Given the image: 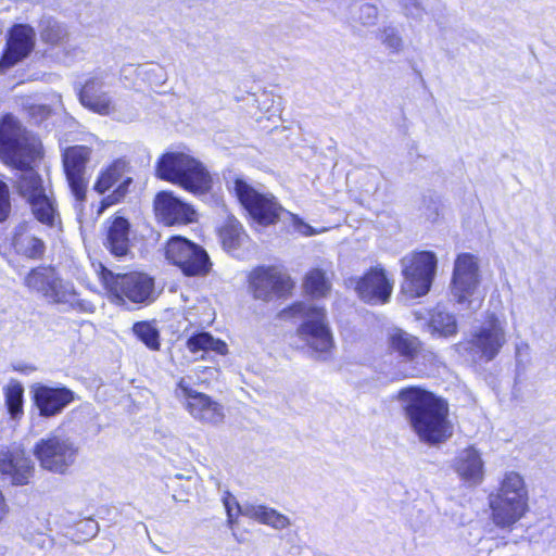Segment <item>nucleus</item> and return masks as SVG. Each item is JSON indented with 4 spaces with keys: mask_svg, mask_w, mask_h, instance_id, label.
I'll return each mask as SVG.
<instances>
[{
    "mask_svg": "<svg viewBox=\"0 0 556 556\" xmlns=\"http://www.w3.org/2000/svg\"><path fill=\"white\" fill-rule=\"evenodd\" d=\"M38 155L37 139L15 117L4 115L0 122V157L20 170L15 187L27 202L46 193L41 177L29 166Z\"/></svg>",
    "mask_w": 556,
    "mask_h": 556,
    "instance_id": "nucleus-1",
    "label": "nucleus"
},
{
    "mask_svg": "<svg viewBox=\"0 0 556 556\" xmlns=\"http://www.w3.org/2000/svg\"><path fill=\"white\" fill-rule=\"evenodd\" d=\"M395 400L412 431L421 442L437 444L452 435L447 402L418 386L402 388Z\"/></svg>",
    "mask_w": 556,
    "mask_h": 556,
    "instance_id": "nucleus-2",
    "label": "nucleus"
},
{
    "mask_svg": "<svg viewBox=\"0 0 556 556\" xmlns=\"http://www.w3.org/2000/svg\"><path fill=\"white\" fill-rule=\"evenodd\" d=\"M282 314L300 316L303 319L296 333L311 350L313 357L319 361H328L332 357L336 345L326 311L323 307L300 302L285 309Z\"/></svg>",
    "mask_w": 556,
    "mask_h": 556,
    "instance_id": "nucleus-3",
    "label": "nucleus"
},
{
    "mask_svg": "<svg viewBox=\"0 0 556 556\" xmlns=\"http://www.w3.org/2000/svg\"><path fill=\"white\" fill-rule=\"evenodd\" d=\"M156 174L163 179L179 185L193 194H203L212 187V178L204 165L181 152H167L156 165Z\"/></svg>",
    "mask_w": 556,
    "mask_h": 556,
    "instance_id": "nucleus-4",
    "label": "nucleus"
},
{
    "mask_svg": "<svg viewBox=\"0 0 556 556\" xmlns=\"http://www.w3.org/2000/svg\"><path fill=\"white\" fill-rule=\"evenodd\" d=\"M100 279L117 303L128 300L136 304H148L155 299L154 281L144 274H114L101 266Z\"/></svg>",
    "mask_w": 556,
    "mask_h": 556,
    "instance_id": "nucleus-5",
    "label": "nucleus"
},
{
    "mask_svg": "<svg viewBox=\"0 0 556 556\" xmlns=\"http://www.w3.org/2000/svg\"><path fill=\"white\" fill-rule=\"evenodd\" d=\"M78 446L72 438L61 432H52L40 439L34 446V455L40 466L54 473H65L75 463Z\"/></svg>",
    "mask_w": 556,
    "mask_h": 556,
    "instance_id": "nucleus-6",
    "label": "nucleus"
},
{
    "mask_svg": "<svg viewBox=\"0 0 556 556\" xmlns=\"http://www.w3.org/2000/svg\"><path fill=\"white\" fill-rule=\"evenodd\" d=\"M437 262L435 254L430 251L413 252L402 257V291L413 299L427 294L435 275Z\"/></svg>",
    "mask_w": 556,
    "mask_h": 556,
    "instance_id": "nucleus-7",
    "label": "nucleus"
},
{
    "mask_svg": "<svg viewBox=\"0 0 556 556\" xmlns=\"http://www.w3.org/2000/svg\"><path fill=\"white\" fill-rule=\"evenodd\" d=\"M232 189L241 205L260 225L269 226L279 220L283 208L274 195L258 192L242 178L235 179Z\"/></svg>",
    "mask_w": 556,
    "mask_h": 556,
    "instance_id": "nucleus-8",
    "label": "nucleus"
},
{
    "mask_svg": "<svg viewBox=\"0 0 556 556\" xmlns=\"http://www.w3.org/2000/svg\"><path fill=\"white\" fill-rule=\"evenodd\" d=\"M165 257L179 267L186 276H204L212 265L202 247L180 236L172 237L167 241Z\"/></svg>",
    "mask_w": 556,
    "mask_h": 556,
    "instance_id": "nucleus-9",
    "label": "nucleus"
},
{
    "mask_svg": "<svg viewBox=\"0 0 556 556\" xmlns=\"http://www.w3.org/2000/svg\"><path fill=\"white\" fill-rule=\"evenodd\" d=\"M90 155L91 149L86 146L70 147L63 153L66 180L79 208L86 200L88 186L86 165L90 160Z\"/></svg>",
    "mask_w": 556,
    "mask_h": 556,
    "instance_id": "nucleus-10",
    "label": "nucleus"
},
{
    "mask_svg": "<svg viewBox=\"0 0 556 556\" xmlns=\"http://www.w3.org/2000/svg\"><path fill=\"white\" fill-rule=\"evenodd\" d=\"M176 394L185 401L187 410L197 420L211 425L223 422L225 417L223 406L208 395L190 388L184 378L177 384Z\"/></svg>",
    "mask_w": 556,
    "mask_h": 556,
    "instance_id": "nucleus-11",
    "label": "nucleus"
},
{
    "mask_svg": "<svg viewBox=\"0 0 556 556\" xmlns=\"http://www.w3.org/2000/svg\"><path fill=\"white\" fill-rule=\"evenodd\" d=\"M480 283L479 265L477 258L470 253H463L457 256L454 264L452 277V294L458 304L467 303Z\"/></svg>",
    "mask_w": 556,
    "mask_h": 556,
    "instance_id": "nucleus-12",
    "label": "nucleus"
},
{
    "mask_svg": "<svg viewBox=\"0 0 556 556\" xmlns=\"http://www.w3.org/2000/svg\"><path fill=\"white\" fill-rule=\"evenodd\" d=\"M292 287L290 277L276 267H258L250 275V288L257 300L285 296Z\"/></svg>",
    "mask_w": 556,
    "mask_h": 556,
    "instance_id": "nucleus-13",
    "label": "nucleus"
},
{
    "mask_svg": "<svg viewBox=\"0 0 556 556\" xmlns=\"http://www.w3.org/2000/svg\"><path fill=\"white\" fill-rule=\"evenodd\" d=\"M35 29L27 24H15L9 31L0 70L7 71L27 58L35 48Z\"/></svg>",
    "mask_w": 556,
    "mask_h": 556,
    "instance_id": "nucleus-14",
    "label": "nucleus"
},
{
    "mask_svg": "<svg viewBox=\"0 0 556 556\" xmlns=\"http://www.w3.org/2000/svg\"><path fill=\"white\" fill-rule=\"evenodd\" d=\"M156 217L166 226L186 225L195 217L194 208L175 197L170 191H161L154 200Z\"/></svg>",
    "mask_w": 556,
    "mask_h": 556,
    "instance_id": "nucleus-15",
    "label": "nucleus"
},
{
    "mask_svg": "<svg viewBox=\"0 0 556 556\" xmlns=\"http://www.w3.org/2000/svg\"><path fill=\"white\" fill-rule=\"evenodd\" d=\"M355 290L364 302L383 304L390 299L392 283L382 268H371L358 279Z\"/></svg>",
    "mask_w": 556,
    "mask_h": 556,
    "instance_id": "nucleus-16",
    "label": "nucleus"
},
{
    "mask_svg": "<svg viewBox=\"0 0 556 556\" xmlns=\"http://www.w3.org/2000/svg\"><path fill=\"white\" fill-rule=\"evenodd\" d=\"M74 399V392L65 387L38 386L34 389V402L42 417H53L61 414Z\"/></svg>",
    "mask_w": 556,
    "mask_h": 556,
    "instance_id": "nucleus-17",
    "label": "nucleus"
},
{
    "mask_svg": "<svg viewBox=\"0 0 556 556\" xmlns=\"http://www.w3.org/2000/svg\"><path fill=\"white\" fill-rule=\"evenodd\" d=\"M104 87L103 74L90 77L79 90V100L89 110L101 115H110L115 111V105L109 93L104 91Z\"/></svg>",
    "mask_w": 556,
    "mask_h": 556,
    "instance_id": "nucleus-18",
    "label": "nucleus"
},
{
    "mask_svg": "<svg viewBox=\"0 0 556 556\" xmlns=\"http://www.w3.org/2000/svg\"><path fill=\"white\" fill-rule=\"evenodd\" d=\"M506 342L505 331L495 317H491L472 336L470 344L476 348L486 361L493 359Z\"/></svg>",
    "mask_w": 556,
    "mask_h": 556,
    "instance_id": "nucleus-19",
    "label": "nucleus"
},
{
    "mask_svg": "<svg viewBox=\"0 0 556 556\" xmlns=\"http://www.w3.org/2000/svg\"><path fill=\"white\" fill-rule=\"evenodd\" d=\"M36 225L34 223L18 224L11 237V247L17 255L30 260H40L45 255L46 244L42 239L35 233Z\"/></svg>",
    "mask_w": 556,
    "mask_h": 556,
    "instance_id": "nucleus-20",
    "label": "nucleus"
},
{
    "mask_svg": "<svg viewBox=\"0 0 556 556\" xmlns=\"http://www.w3.org/2000/svg\"><path fill=\"white\" fill-rule=\"evenodd\" d=\"M34 471V465L24 451H0V473L10 478L15 485L27 484Z\"/></svg>",
    "mask_w": 556,
    "mask_h": 556,
    "instance_id": "nucleus-21",
    "label": "nucleus"
},
{
    "mask_svg": "<svg viewBox=\"0 0 556 556\" xmlns=\"http://www.w3.org/2000/svg\"><path fill=\"white\" fill-rule=\"evenodd\" d=\"M104 247L116 257L126 256L130 249V224L122 216H115L105 223Z\"/></svg>",
    "mask_w": 556,
    "mask_h": 556,
    "instance_id": "nucleus-22",
    "label": "nucleus"
},
{
    "mask_svg": "<svg viewBox=\"0 0 556 556\" xmlns=\"http://www.w3.org/2000/svg\"><path fill=\"white\" fill-rule=\"evenodd\" d=\"M39 35L43 42L52 46L64 45L66 54L78 55L80 50L78 47H72L67 43V27L52 16H43L39 22Z\"/></svg>",
    "mask_w": 556,
    "mask_h": 556,
    "instance_id": "nucleus-23",
    "label": "nucleus"
},
{
    "mask_svg": "<svg viewBox=\"0 0 556 556\" xmlns=\"http://www.w3.org/2000/svg\"><path fill=\"white\" fill-rule=\"evenodd\" d=\"M507 497L513 500L514 493H508ZM490 507L492 509V520L500 528H510L517 521H519L528 510V498H525V505L520 510L515 509V502H508L506 505L500 503V494H491Z\"/></svg>",
    "mask_w": 556,
    "mask_h": 556,
    "instance_id": "nucleus-24",
    "label": "nucleus"
},
{
    "mask_svg": "<svg viewBox=\"0 0 556 556\" xmlns=\"http://www.w3.org/2000/svg\"><path fill=\"white\" fill-rule=\"evenodd\" d=\"M241 515L275 530H285L291 526L289 517L262 504L244 503Z\"/></svg>",
    "mask_w": 556,
    "mask_h": 556,
    "instance_id": "nucleus-25",
    "label": "nucleus"
},
{
    "mask_svg": "<svg viewBox=\"0 0 556 556\" xmlns=\"http://www.w3.org/2000/svg\"><path fill=\"white\" fill-rule=\"evenodd\" d=\"M456 472L466 481L478 484L483 478V462L480 453L473 447L459 452L455 459Z\"/></svg>",
    "mask_w": 556,
    "mask_h": 556,
    "instance_id": "nucleus-26",
    "label": "nucleus"
},
{
    "mask_svg": "<svg viewBox=\"0 0 556 556\" xmlns=\"http://www.w3.org/2000/svg\"><path fill=\"white\" fill-rule=\"evenodd\" d=\"M508 493H514L515 509L520 510L525 505V498H528V491L523 478L518 472L508 471L501 481L496 494H500V503L503 505L511 501L507 497Z\"/></svg>",
    "mask_w": 556,
    "mask_h": 556,
    "instance_id": "nucleus-27",
    "label": "nucleus"
},
{
    "mask_svg": "<svg viewBox=\"0 0 556 556\" xmlns=\"http://www.w3.org/2000/svg\"><path fill=\"white\" fill-rule=\"evenodd\" d=\"M389 342L391 349L406 361H414L422 350V344L417 337L401 329L390 334Z\"/></svg>",
    "mask_w": 556,
    "mask_h": 556,
    "instance_id": "nucleus-28",
    "label": "nucleus"
},
{
    "mask_svg": "<svg viewBox=\"0 0 556 556\" xmlns=\"http://www.w3.org/2000/svg\"><path fill=\"white\" fill-rule=\"evenodd\" d=\"M52 280L43 298L49 303L66 304L74 307L78 299L73 282L62 279L58 273H55Z\"/></svg>",
    "mask_w": 556,
    "mask_h": 556,
    "instance_id": "nucleus-29",
    "label": "nucleus"
},
{
    "mask_svg": "<svg viewBox=\"0 0 556 556\" xmlns=\"http://www.w3.org/2000/svg\"><path fill=\"white\" fill-rule=\"evenodd\" d=\"M130 165L126 159H117L113 161L104 170H102L93 186V189L103 194L117 181L123 179L124 175L129 173Z\"/></svg>",
    "mask_w": 556,
    "mask_h": 556,
    "instance_id": "nucleus-30",
    "label": "nucleus"
},
{
    "mask_svg": "<svg viewBox=\"0 0 556 556\" xmlns=\"http://www.w3.org/2000/svg\"><path fill=\"white\" fill-rule=\"evenodd\" d=\"M186 346L193 354L213 351L219 355H226L228 352L227 344L224 341L215 339L211 333L204 331L191 336L187 340Z\"/></svg>",
    "mask_w": 556,
    "mask_h": 556,
    "instance_id": "nucleus-31",
    "label": "nucleus"
},
{
    "mask_svg": "<svg viewBox=\"0 0 556 556\" xmlns=\"http://www.w3.org/2000/svg\"><path fill=\"white\" fill-rule=\"evenodd\" d=\"M55 273V269L50 266L35 267L24 277V286L28 290L45 296L49 286L53 281L52 279Z\"/></svg>",
    "mask_w": 556,
    "mask_h": 556,
    "instance_id": "nucleus-32",
    "label": "nucleus"
},
{
    "mask_svg": "<svg viewBox=\"0 0 556 556\" xmlns=\"http://www.w3.org/2000/svg\"><path fill=\"white\" fill-rule=\"evenodd\" d=\"M223 245L227 250L239 248L247 238L241 224L233 217H229L219 230Z\"/></svg>",
    "mask_w": 556,
    "mask_h": 556,
    "instance_id": "nucleus-33",
    "label": "nucleus"
},
{
    "mask_svg": "<svg viewBox=\"0 0 556 556\" xmlns=\"http://www.w3.org/2000/svg\"><path fill=\"white\" fill-rule=\"evenodd\" d=\"M351 20L365 27L375 26L379 18V9L369 2H355L351 7Z\"/></svg>",
    "mask_w": 556,
    "mask_h": 556,
    "instance_id": "nucleus-34",
    "label": "nucleus"
},
{
    "mask_svg": "<svg viewBox=\"0 0 556 556\" xmlns=\"http://www.w3.org/2000/svg\"><path fill=\"white\" fill-rule=\"evenodd\" d=\"M429 327L433 332H438L444 337L453 336L457 331V324L454 315L445 312L439 306L431 314Z\"/></svg>",
    "mask_w": 556,
    "mask_h": 556,
    "instance_id": "nucleus-35",
    "label": "nucleus"
},
{
    "mask_svg": "<svg viewBox=\"0 0 556 556\" xmlns=\"http://www.w3.org/2000/svg\"><path fill=\"white\" fill-rule=\"evenodd\" d=\"M34 216L42 224L53 226L56 217V211L53 201L47 193L28 202Z\"/></svg>",
    "mask_w": 556,
    "mask_h": 556,
    "instance_id": "nucleus-36",
    "label": "nucleus"
},
{
    "mask_svg": "<svg viewBox=\"0 0 556 556\" xmlns=\"http://www.w3.org/2000/svg\"><path fill=\"white\" fill-rule=\"evenodd\" d=\"M304 288L312 296L323 298L329 292L330 282L326 278L324 270L315 268L306 274Z\"/></svg>",
    "mask_w": 556,
    "mask_h": 556,
    "instance_id": "nucleus-37",
    "label": "nucleus"
},
{
    "mask_svg": "<svg viewBox=\"0 0 556 556\" xmlns=\"http://www.w3.org/2000/svg\"><path fill=\"white\" fill-rule=\"evenodd\" d=\"M24 388L21 383H10L5 389V405L13 419H18L23 415Z\"/></svg>",
    "mask_w": 556,
    "mask_h": 556,
    "instance_id": "nucleus-38",
    "label": "nucleus"
},
{
    "mask_svg": "<svg viewBox=\"0 0 556 556\" xmlns=\"http://www.w3.org/2000/svg\"><path fill=\"white\" fill-rule=\"evenodd\" d=\"M377 38L391 53H400L404 48V39L399 28L393 25L380 27Z\"/></svg>",
    "mask_w": 556,
    "mask_h": 556,
    "instance_id": "nucleus-39",
    "label": "nucleus"
},
{
    "mask_svg": "<svg viewBox=\"0 0 556 556\" xmlns=\"http://www.w3.org/2000/svg\"><path fill=\"white\" fill-rule=\"evenodd\" d=\"M382 181V175L376 167L361 170L357 174V186L366 195H374L379 190Z\"/></svg>",
    "mask_w": 556,
    "mask_h": 556,
    "instance_id": "nucleus-40",
    "label": "nucleus"
},
{
    "mask_svg": "<svg viewBox=\"0 0 556 556\" xmlns=\"http://www.w3.org/2000/svg\"><path fill=\"white\" fill-rule=\"evenodd\" d=\"M132 331L149 349L154 351L160 349V333L151 323L138 321L132 326Z\"/></svg>",
    "mask_w": 556,
    "mask_h": 556,
    "instance_id": "nucleus-41",
    "label": "nucleus"
},
{
    "mask_svg": "<svg viewBox=\"0 0 556 556\" xmlns=\"http://www.w3.org/2000/svg\"><path fill=\"white\" fill-rule=\"evenodd\" d=\"M131 182V177L124 178L122 182L117 186V188L101 201V207L99 210V213H102L109 206L118 203L126 195L128 187Z\"/></svg>",
    "mask_w": 556,
    "mask_h": 556,
    "instance_id": "nucleus-42",
    "label": "nucleus"
},
{
    "mask_svg": "<svg viewBox=\"0 0 556 556\" xmlns=\"http://www.w3.org/2000/svg\"><path fill=\"white\" fill-rule=\"evenodd\" d=\"M223 503L227 513V523L229 527H232L236 522V517L241 515L244 504H239L237 498L229 492L225 493Z\"/></svg>",
    "mask_w": 556,
    "mask_h": 556,
    "instance_id": "nucleus-43",
    "label": "nucleus"
},
{
    "mask_svg": "<svg viewBox=\"0 0 556 556\" xmlns=\"http://www.w3.org/2000/svg\"><path fill=\"white\" fill-rule=\"evenodd\" d=\"M11 213L10 191L5 182L0 180V223L8 219Z\"/></svg>",
    "mask_w": 556,
    "mask_h": 556,
    "instance_id": "nucleus-44",
    "label": "nucleus"
},
{
    "mask_svg": "<svg viewBox=\"0 0 556 556\" xmlns=\"http://www.w3.org/2000/svg\"><path fill=\"white\" fill-rule=\"evenodd\" d=\"M404 14L407 17L419 20L422 15V8L418 0H400Z\"/></svg>",
    "mask_w": 556,
    "mask_h": 556,
    "instance_id": "nucleus-45",
    "label": "nucleus"
},
{
    "mask_svg": "<svg viewBox=\"0 0 556 556\" xmlns=\"http://www.w3.org/2000/svg\"><path fill=\"white\" fill-rule=\"evenodd\" d=\"M77 530L85 533L88 538H94L99 531V526L93 519H86L76 525Z\"/></svg>",
    "mask_w": 556,
    "mask_h": 556,
    "instance_id": "nucleus-46",
    "label": "nucleus"
},
{
    "mask_svg": "<svg viewBox=\"0 0 556 556\" xmlns=\"http://www.w3.org/2000/svg\"><path fill=\"white\" fill-rule=\"evenodd\" d=\"M432 203H433V207H428L429 212L426 213L427 218L430 220H434L439 215L438 202L432 201Z\"/></svg>",
    "mask_w": 556,
    "mask_h": 556,
    "instance_id": "nucleus-47",
    "label": "nucleus"
},
{
    "mask_svg": "<svg viewBox=\"0 0 556 556\" xmlns=\"http://www.w3.org/2000/svg\"><path fill=\"white\" fill-rule=\"evenodd\" d=\"M8 511H9L8 505L4 501V496H3L2 492L0 491V522L7 516Z\"/></svg>",
    "mask_w": 556,
    "mask_h": 556,
    "instance_id": "nucleus-48",
    "label": "nucleus"
},
{
    "mask_svg": "<svg viewBox=\"0 0 556 556\" xmlns=\"http://www.w3.org/2000/svg\"><path fill=\"white\" fill-rule=\"evenodd\" d=\"M301 227H303V229H302V228H299V229H300L302 232H304L305 235H307V236L313 235V229H312V227H311L309 225H306V224H304V223H301Z\"/></svg>",
    "mask_w": 556,
    "mask_h": 556,
    "instance_id": "nucleus-49",
    "label": "nucleus"
},
{
    "mask_svg": "<svg viewBox=\"0 0 556 556\" xmlns=\"http://www.w3.org/2000/svg\"><path fill=\"white\" fill-rule=\"evenodd\" d=\"M522 349L528 350L529 346L527 344L517 346V357H520Z\"/></svg>",
    "mask_w": 556,
    "mask_h": 556,
    "instance_id": "nucleus-50",
    "label": "nucleus"
}]
</instances>
